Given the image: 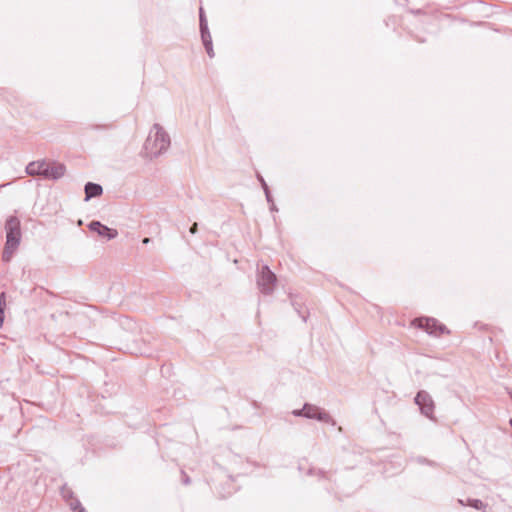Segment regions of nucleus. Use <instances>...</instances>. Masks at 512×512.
I'll return each mask as SVG.
<instances>
[{"label":"nucleus","instance_id":"1","mask_svg":"<svg viewBox=\"0 0 512 512\" xmlns=\"http://www.w3.org/2000/svg\"><path fill=\"white\" fill-rule=\"evenodd\" d=\"M6 243L3 250L2 258L5 262H9L21 240L20 221L16 217H10L5 224Z\"/></svg>","mask_w":512,"mask_h":512},{"label":"nucleus","instance_id":"2","mask_svg":"<svg viewBox=\"0 0 512 512\" xmlns=\"http://www.w3.org/2000/svg\"><path fill=\"white\" fill-rule=\"evenodd\" d=\"M411 325L413 327L422 329V330L426 331L428 334L436 336V337L450 334V330L443 324L439 323L434 318H428V317L416 318L411 322Z\"/></svg>","mask_w":512,"mask_h":512},{"label":"nucleus","instance_id":"3","mask_svg":"<svg viewBox=\"0 0 512 512\" xmlns=\"http://www.w3.org/2000/svg\"><path fill=\"white\" fill-rule=\"evenodd\" d=\"M168 136L160 128L155 127L146 140L145 148L151 155H157L167 148Z\"/></svg>","mask_w":512,"mask_h":512},{"label":"nucleus","instance_id":"4","mask_svg":"<svg viewBox=\"0 0 512 512\" xmlns=\"http://www.w3.org/2000/svg\"><path fill=\"white\" fill-rule=\"evenodd\" d=\"M276 281V276L272 273L268 267H263L258 279V285L262 291L268 293L272 290V287Z\"/></svg>","mask_w":512,"mask_h":512},{"label":"nucleus","instance_id":"5","mask_svg":"<svg viewBox=\"0 0 512 512\" xmlns=\"http://www.w3.org/2000/svg\"><path fill=\"white\" fill-rule=\"evenodd\" d=\"M26 171L29 175L35 176V175H42L45 176L47 170V162L45 161H34L31 162L27 168Z\"/></svg>","mask_w":512,"mask_h":512},{"label":"nucleus","instance_id":"6","mask_svg":"<svg viewBox=\"0 0 512 512\" xmlns=\"http://www.w3.org/2000/svg\"><path fill=\"white\" fill-rule=\"evenodd\" d=\"M90 228L93 231H96L100 236L106 237L108 239L115 238L117 236V231L111 228H108L102 225L99 222H92L90 224Z\"/></svg>","mask_w":512,"mask_h":512},{"label":"nucleus","instance_id":"7","mask_svg":"<svg viewBox=\"0 0 512 512\" xmlns=\"http://www.w3.org/2000/svg\"><path fill=\"white\" fill-rule=\"evenodd\" d=\"M415 401L421 407L422 412L426 416L431 417L432 411H433V405L430 402V400L427 398V396L423 393H418L415 398Z\"/></svg>","mask_w":512,"mask_h":512},{"label":"nucleus","instance_id":"8","mask_svg":"<svg viewBox=\"0 0 512 512\" xmlns=\"http://www.w3.org/2000/svg\"><path fill=\"white\" fill-rule=\"evenodd\" d=\"M47 172L45 177L57 179L64 175L65 167L62 164L58 163H47Z\"/></svg>","mask_w":512,"mask_h":512},{"label":"nucleus","instance_id":"9","mask_svg":"<svg viewBox=\"0 0 512 512\" xmlns=\"http://www.w3.org/2000/svg\"><path fill=\"white\" fill-rule=\"evenodd\" d=\"M85 194H86V200L97 197L102 194V187L95 183H87L85 186Z\"/></svg>","mask_w":512,"mask_h":512},{"label":"nucleus","instance_id":"10","mask_svg":"<svg viewBox=\"0 0 512 512\" xmlns=\"http://www.w3.org/2000/svg\"><path fill=\"white\" fill-rule=\"evenodd\" d=\"M303 411L304 415L309 418H318L323 420L327 416L326 414H322L317 408H313L311 406H305Z\"/></svg>","mask_w":512,"mask_h":512},{"label":"nucleus","instance_id":"11","mask_svg":"<svg viewBox=\"0 0 512 512\" xmlns=\"http://www.w3.org/2000/svg\"><path fill=\"white\" fill-rule=\"evenodd\" d=\"M6 306H7L6 293L2 292L0 294V328L2 327L3 322H4V313H5Z\"/></svg>","mask_w":512,"mask_h":512},{"label":"nucleus","instance_id":"12","mask_svg":"<svg viewBox=\"0 0 512 512\" xmlns=\"http://www.w3.org/2000/svg\"><path fill=\"white\" fill-rule=\"evenodd\" d=\"M205 47H206V51L209 54V56L213 57L214 53H213L211 44L210 43H205Z\"/></svg>","mask_w":512,"mask_h":512},{"label":"nucleus","instance_id":"13","mask_svg":"<svg viewBox=\"0 0 512 512\" xmlns=\"http://www.w3.org/2000/svg\"><path fill=\"white\" fill-rule=\"evenodd\" d=\"M196 231H197V223H194V224L192 225V227L190 228V232H191L192 234H194V233H196Z\"/></svg>","mask_w":512,"mask_h":512},{"label":"nucleus","instance_id":"14","mask_svg":"<svg viewBox=\"0 0 512 512\" xmlns=\"http://www.w3.org/2000/svg\"><path fill=\"white\" fill-rule=\"evenodd\" d=\"M149 241H150L149 238H145V239H143L142 242H143V244H147V243H149Z\"/></svg>","mask_w":512,"mask_h":512}]
</instances>
